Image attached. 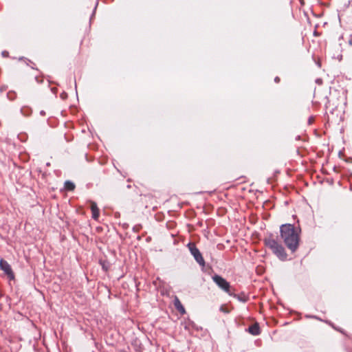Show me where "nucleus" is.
Instances as JSON below:
<instances>
[{
	"label": "nucleus",
	"instance_id": "obj_1",
	"mask_svg": "<svg viewBox=\"0 0 352 352\" xmlns=\"http://www.w3.org/2000/svg\"><path fill=\"white\" fill-rule=\"evenodd\" d=\"M280 238L285 245L292 252L298 248L300 230L296 228L292 224H283L280 228Z\"/></svg>",
	"mask_w": 352,
	"mask_h": 352
},
{
	"label": "nucleus",
	"instance_id": "obj_2",
	"mask_svg": "<svg viewBox=\"0 0 352 352\" xmlns=\"http://www.w3.org/2000/svg\"><path fill=\"white\" fill-rule=\"evenodd\" d=\"M265 243L279 259L281 261H285L287 259V254L285 248L275 239L272 238L266 239Z\"/></svg>",
	"mask_w": 352,
	"mask_h": 352
},
{
	"label": "nucleus",
	"instance_id": "obj_3",
	"mask_svg": "<svg viewBox=\"0 0 352 352\" xmlns=\"http://www.w3.org/2000/svg\"><path fill=\"white\" fill-rule=\"evenodd\" d=\"M212 280L219 286V288L228 294L230 296L232 295L230 285L225 278L219 275H214L212 276Z\"/></svg>",
	"mask_w": 352,
	"mask_h": 352
},
{
	"label": "nucleus",
	"instance_id": "obj_4",
	"mask_svg": "<svg viewBox=\"0 0 352 352\" xmlns=\"http://www.w3.org/2000/svg\"><path fill=\"white\" fill-rule=\"evenodd\" d=\"M188 247L191 254L194 256L195 261L201 265L204 266L205 261L204 259L199 252V250L197 248L194 243H190L188 244Z\"/></svg>",
	"mask_w": 352,
	"mask_h": 352
},
{
	"label": "nucleus",
	"instance_id": "obj_5",
	"mask_svg": "<svg viewBox=\"0 0 352 352\" xmlns=\"http://www.w3.org/2000/svg\"><path fill=\"white\" fill-rule=\"evenodd\" d=\"M0 268L8 276H11L13 277V273L10 265L8 263L3 259L0 260Z\"/></svg>",
	"mask_w": 352,
	"mask_h": 352
},
{
	"label": "nucleus",
	"instance_id": "obj_6",
	"mask_svg": "<svg viewBox=\"0 0 352 352\" xmlns=\"http://www.w3.org/2000/svg\"><path fill=\"white\" fill-rule=\"evenodd\" d=\"M174 305L176 309L182 315H184L186 313V310L184 307V306L182 305L180 300L179 298L175 296L174 298Z\"/></svg>",
	"mask_w": 352,
	"mask_h": 352
},
{
	"label": "nucleus",
	"instance_id": "obj_7",
	"mask_svg": "<svg viewBox=\"0 0 352 352\" xmlns=\"http://www.w3.org/2000/svg\"><path fill=\"white\" fill-rule=\"evenodd\" d=\"M91 210L92 212V218L96 220L98 219L100 212L96 204L94 201H91Z\"/></svg>",
	"mask_w": 352,
	"mask_h": 352
},
{
	"label": "nucleus",
	"instance_id": "obj_8",
	"mask_svg": "<svg viewBox=\"0 0 352 352\" xmlns=\"http://www.w3.org/2000/svg\"><path fill=\"white\" fill-rule=\"evenodd\" d=\"M249 332L254 335L257 336L260 333V330L258 324H255L249 327Z\"/></svg>",
	"mask_w": 352,
	"mask_h": 352
},
{
	"label": "nucleus",
	"instance_id": "obj_9",
	"mask_svg": "<svg viewBox=\"0 0 352 352\" xmlns=\"http://www.w3.org/2000/svg\"><path fill=\"white\" fill-rule=\"evenodd\" d=\"M65 188L67 190H73L75 188V184L70 181H66L65 182Z\"/></svg>",
	"mask_w": 352,
	"mask_h": 352
},
{
	"label": "nucleus",
	"instance_id": "obj_10",
	"mask_svg": "<svg viewBox=\"0 0 352 352\" xmlns=\"http://www.w3.org/2000/svg\"><path fill=\"white\" fill-rule=\"evenodd\" d=\"M220 310H221V311H223V312H225V313H227V312H228V310H227L226 308H224V307H223V306H221V307H220Z\"/></svg>",
	"mask_w": 352,
	"mask_h": 352
},
{
	"label": "nucleus",
	"instance_id": "obj_11",
	"mask_svg": "<svg viewBox=\"0 0 352 352\" xmlns=\"http://www.w3.org/2000/svg\"><path fill=\"white\" fill-rule=\"evenodd\" d=\"M279 80H280V79H279V78H278V77H276V78H275V81H276V82H279Z\"/></svg>",
	"mask_w": 352,
	"mask_h": 352
}]
</instances>
